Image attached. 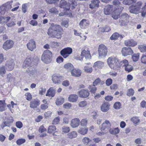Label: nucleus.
Here are the masks:
<instances>
[{
	"instance_id": "obj_24",
	"label": "nucleus",
	"mask_w": 146,
	"mask_h": 146,
	"mask_svg": "<svg viewBox=\"0 0 146 146\" xmlns=\"http://www.w3.org/2000/svg\"><path fill=\"white\" fill-rule=\"evenodd\" d=\"M27 71L30 76L31 77H35L36 73V70L34 68L33 69L32 67L28 68Z\"/></svg>"
},
{
	"instance_id": "obj_5",
	"label": "nucleus",
	"mask_w": 146,
	"mask_h": 146,
	"mask_svg": "<svg viewBox=\"0 0 146 146\" xmlns=\"http://www.w3.org/2000/svg\"><path fill=\"white\" fill-rule=\"evenodd\" d=\"M37 63L35 62L33 58H27L25 60L23 65V67L24 68H26L29 67V68L32 67L34 65L36 66Z\"/></svg>"
},
{
	"instance_id": "obj_19",
	"label": "nucleus",
	"mask_w": 146,
	"mask_h": 146,
	"mask_svg": "<svg viewBox=\"0 0 146 146\" xmlns=\"http://www.w3.org/2000/svg\"><path fill=\"white\" fill-rule=\"evenodd\" d=\"M40 104V101L38 100H32L30 102V107L32 108H36Z\"/></svg>"
},
{
	"instance_id": "obj_21",
	"label": "nucleus",
	"mask_w": 146,
	"mask_h": 146,
	"mask_svg": "<svg viewBox=\"0 0 146 146\" xmlns=\"http://www.w3.org/2000/svg\"><path fill=\"white\" fill-rule=\"evenodd\" d=\"M55 89L53 87H51L48 90L46 94V96L54 97L55 95Z\"/></svg>"
},
{
	"instance_id": "obj_12",
	"label": "nucleus",
	"mask_w": 146,
	"mask_h": 146,
	"mask_svg": "<svg viewBox=\"0 0 146 146\" xmlns=\"http://www.w3.org/2000/svg\"><path fill=\"white\" fill-rule=\"evenodd\" d=\"M110 104L108 102H104L100 106L101 111L103 112H107L109 109Z\"/></svg>"
},
{
	"instance_id": "obj_62",
	"label": "nucleus",
	"mask_w": 146,
	"mask_h": 146,
	"mask_svg": "<svg viewBox=\"0 0 146 146\" xmlns=\"http://www.w3.org/2000/svg\"><path fill=\"white\" fill-rule=\"evenodd\" d=\"M81 125L83 126H84L86 125L87 123V120L86 119H82L81 121Z\"/></svg>"
},
{
	"instance_id": "obj_30",
	"label": "nucleus",
	"mask_w": 146,
	"mask_h": 146,
	"mask_svg": "<svg viewBox=\"0 0 146 146\" xmlns=\"http://www.w3.org/2000/svg\"><path fill=\"white\" fill-rule=\"evenodd\" d=\"M88 88L90 90L91 94H95L97 90V88L94 85H90L88 87Z\"/></svg>"
},
{
	"instance_id": "obj_48",
	"label": "nucleus",
	"mask_w": 146,
	"mask_h": 146,
	"mask_svg": "<svg viewBox=\"0 0 146 146\" xmlns=\"http://www.w3.org/2000/svg\"><path fill=\"white\" fill-rule=\"evenodd\" d=\"M134 94V90L133 89L131 88L128 90L127 95L129 96H133Z\"/></svg>"
},
{
	"instance_id": "obj_41",
	"label": "nucleus",
	"mask_w": 146,
	"mask_h": 146,
	"mask_svg": "<svg viewBox=\"0 0 146 146\" xmlns=\"http://www.w3.org/2000/svg\"><path fill=\"white\" fill-rule=\"evenodd\" d=\"M88 130V129L86 128H80L79 129L78 132L81 134L84 135L87 133Z\"/></svg>"
},
{
	"instance_id": "obj_49",
	"label": "nucleus",
	"mask_w": 146,
	"mask_h": 146,
	"mask_svg": "<svg viewBox=\"0 0 146 146\" xmlns=\"http://www.w3.org/2000/svg\"><path fill=\"white\" fill-rule=\"evenodd\" d=\"M26 140L24 139L21 138L19 139L16 141V143L18 145H21L23 143H25Z\"/></svg>"
},
{
	"instance_id": "obj_40",
	"label": "nucleus",
	"mask_w": 146,
	"mask_h": 146,
	"mask_svg": "<svg viewBox=\"0 0 146 146\" xmlns=\"http://www.w3.org/2000/svg\"><path fill=\"white\" fill-rule=\"evenodd\" d=\"M120 35L117 33H113L110 37V39L111 40H116L119 37Z\"/></svg>"
},
{
	"instance_id": "obj_3",
	"label": "nucleus",
	"mask_w": 146,
	"mask_h": 146,
	"mask_svg": "<svg viewBox=\"0 0 146 146\" xmlns=\"http://www.w3.org/2000/svg\"><path fill=\"white\" fill-rule=\"evenodd\" d=\"M52 56V52L48 50H46L44 51L42 54L41 60L44 63L48 64L51 61Z\"/></svg>"
},
{
	"instance_id": "obj_52",
	"label": "nucleus",
	"mask_w": 146,
	"mask_h": 146,
	"mask_svg": "<svg viewBox=\"0 0 146 146\" xmlns=\"http://www.w3.org/2000/svg\"><path fill=\"white\" fill-rule=\"evenodd\" d=\"M60 120V118L59 117H58L55 118L52 121V124L54 125L58 124Z\"/></svg>"
},
{
	"instance_id": "obj_55",
	"label": "nucleus",
	"mask_w": 146,
	"mask_h": 146,
	"mask_svg": "<svg viewBox=\"0 0 146 146\" xmlns=\"http://www.w3.org/2000/svg\"><path fill=\"white\" fill-rule=\"evenodd\" d=\"M15 125L17 128L20 129L22 127L23 124L21 121H18L16 122Z\"/></svg>"
},
{
	"instance_id": "obj_54",
	"label": "nucleus",
	"mask_w": 146,
	"mask_h": 146,
	"mask_svg": "<svg viewBox=\"0 0 146 146\" xmlns=\"http://www.w3.org/2000/svg\"><path fill=\"white\" fill-rule=\"evenodd\" d=\"M48 104L47 103L42 104L40 106V108L42 110H44L47 109L48 107Z\"/></svg>"
},
{
	"instance_id": "obj_35",
	"label": "nucleus",
	"mask_w": 146,
	"mask_h": 146,
	"mask_svg": "<svg viewBox=\"0 0 146 146\" xmlns=\"http://www.w3.org/2000/svg\"><path fill=\"white\" fill-rule=\"evenodd\" d=\"M67 136L69 138L72 139L76 137L77 134L76 131H73L68 134Z\"/></svg>"
},
{
	"instance_id": "obj_59",
	"label": "nucleus",
	"mask_w": 146,
	"mask_h": 146,
	"mask_svg": "<svg viewBox=\"0 0 146 146\" xmlns=\"http://www.w3.org/2000/svg\"><path fill=\"white\" fill-rule=\"evenodd\" d=\"M46 131V129L44 127L43 125L40 126L38 129V132L41 133H43Z\"/></svg>"
},
{
	"instance_id": "obj_15",
	"label": "nucleus",
	"mask_w": 146,
	"mask_h": 146,
	"mask_svg": "<svg viewBox=\"0 0 146 146\" xmlns=\"http://www.w3.org/2000/svg\"><path fill=\"white\" fill-rule=\"evenodd\" d=\"M142 3L141 1H139L136 3L131 4L129 7V9H141V7Z\"/></svg>"
},
{
	"instance_id": "obj_60",
	"label": "nucleus",
	"mask_w": 146,
	"mask_h": 146,
	"mask_svg": "<svg viewBox=\"0 0 146 146\" xmlns=\"http://www.w3.org/2000/svg\"><path fill=\"white\" fill-rule=\"evenodd\" d=\"M141 61L142 63L146 64V54H143L141 58Z\"/></svg>"
},
{
	"instance_id": "obj_34",
	"label": "nucleus",
	"mask_w": 146,
	"mask_h": 146,
	"mask_svg": "<svg viewBox=\"0 0 146 146\" xmlns=\"http://www.w3.org/2000/svg\"><path fill=\"white\" fill-rule=\"evenodd\" d=\"M129 18V16L126 13H124L122 14L120 17L119 20L121 21L122 20H128Z\"/></svg>"
},
{
	"instance_id": "obj_22",
	"label": "nucleus",
	"mask_w": 146,
	"mask_h": 146,
	"mask_svg": "<svg viewBox=\"0 0 146 146\" xmlns=\"http://www.w3.org/2000/svg\"><path fill=\"white\" fill-rule=\"evenodd\" d=\"M62 76L59 75H54L52 76V80L55 84L58 83L60 82V79L62 78Z\"/></svg>"
},
{
	"instance_id": "obj_45",
	"label": "nucleus",
	"mask_w": 146,
	"mask_h": 146,
	"mask_svg": "<svg viewBox=\"0 0 146 146\" xmlns=\"http://www.w3.org/2000/svg\"><path fill=\"white\" fill-rule=\"evenodd\" d=\"M121 105L119 102H116L113 105V108L116 109H119L121 108Z\"/></svg>"
},
{
	"instance_id": "obj_17",
	"label": "nucleus",
	"mask_w": 146,
	"mask_h": 146,
	"mask_svg": "<svg viewBox=\"0 0 146 146\" xmlns=\"http://www.w3.org/2000/svg\"><path fill=\"white\" fill-rule=\"evenodd\" d=\"M27 46L28 48L31 51H33L36 47L35 42L33 40H30Z\"/></svg>"
},
{
	"instance_id": "obj_25",
	"label": "nucleus",
	"mask_w": 146,
	"mask_h": 146,
	"mask_svg": "<svg viewBox=\"0 0 146 146\" xmlns=\"http://www.w3.org/2000/svg\"><path fill=\"white\" fill-rule=\"evenodd\" d=\"M104 66V63L101 61H98L94 63L93 67L97 69V68H101Z\"/></svg>"
},
{
	"instance_id": "obj_7",
	"label": "nucleus",
	"mask_w": 146,
	"mask_h": 146,
	"mask_svg": "<svg viewBox=\"0 0 146 146\" xmlns=\"http://www.w3.org/2000/svg\"><path fill=\"white\" fill-rule=\"evenodd\" d=\"M99 56L102 57L106 56L107 54V49L106 47L104 44H101L98 48Z\"/></svg>"
},
{
	"instance_id": "obj_10",
	"label": "nucleus",
	"mask_w": 146,
	"mask_h": 146,
	"mask_svg": "<svg viewBox=\"0 0 146 146\" xmlns=\"http://www.w3.org/2000/svg\"><path fill=\"white\" fill-rule=\"evenodd\" d=\"M14 44L13 41L11 40H7L3 45V48L5 50H7L12 48Z\"/></svg>"
},
{
	"instance_id": "obj_27",
	"label": "nucleus",
	"mask_w": 146,
	"mask_h": 146,
	"mask_svg": "<svg viewBox=\"0 0 146 146\" xmlns=\"http://www.w3.org/2000/svg\"><path fill=\"white\" fill-rule=\"evenodd\" d=\"M120 13V12L118 11V10H113L111 14V16L114 19H118Z\"/></svg>"
},
{
	"instance_id": "obj_14",
	"label": "nucleus",
	"mask_w": 146,
	"mask_h": 146,
	"mask_svg": "<svg viewBox=\"0 0 146 146\" xmlns=\"http://www.w3.org/2000/svg\"><path fill=\"white\" fill-rule=\"evenodd\" d=\"M72 75L75 77H78L81 75L82 71L81 70L78 69H74L71 71Z\"/></svg>"
},
{
	"instance_id": "obj_64",
	"label": "nucleus",
	"mask_w": 146,
	"mask_h": 146,
	"mask_svg": "<svg viewBox=\"0 0 146 146\" xmlns=\"http://www.w3.org/2000/svg\"><path fill=\"white\" fill-rule=\"evenodd\" d=\"M29 24L33 26H36L38 25V22L35 20H32L29 22Z\"/></svg>"
},
{
	"instance_id": "obj_4",
	"label": "nucleus",
	"mask_w": 146,
	"mask_h": 146,
	"mask_svg": "<svg viewBox=\"0 0 146 146\" xmlns=\"http://www.w3.org/2000/svg\"><path fill=\"white\" fill-rule=\"evenodd\" d=\"M107 61L108 65L111 68L114 69L115 67L118 66L119 64L118 59L115 57H109Z\"/></svg>"
},
{
	"instance_id": "obj_11",
	"label": "nucleus",
	"mask_w": 146,
	"mask_h": 146,
	"mask_svg": "<svg viewBox=\"0 0 146 146\" xmlns=\"http://www.w3.org/2000/svg\"><path fill=\"white\" fill-rule=\"evenodd\" d=\"M121 52L123 56H126L128 55H130L133 53V51L131 48L124 47L122 48Z\"/></svg>"
},
{
	"instance_id": "obj_23",
	"label": "nucleus",
	"mask_w": 146,
	"mask_h": 146,
	"mask_svg": "<svg viewBox=\"0 0 146 146\" xmlns=\"http://www.w3.org/2000/svg\"><path fill=\"white\" fill-rule=\"evenodd\" d=\"M125 44L127 46H134L137 44V43L133 39L128 40L125 41Z\"/></svg>"
},
{
	"instance_id": "obj_38",
	"label": "nucleus",
	"mask_w": 146,
	"mask_h": 146,
	"mask_svg": "<svg viewBox=\"0 0 146 146\" xmlns=\"http://www.w3.org/2000/svg\"><path fill=\"white\" fill-rule=\"evenodd\" d=\"M64 101V99L62 98H58L55 102L57 105H60L62 104Z\"/></svg>"
},
{
	"instance_id": "obj_43",
	"label": "nucleus",
	"mask_w": 146,
	"mask_h": 146,
	"mask_svg": "<svg viewBox=\"0 0 146 146\" xmlns=\"http://www.w3.org/2000/svg\"><path fill=\"white\" fill-rule=\"evenodd\" d=\"M131 121L134 124H137L138 123L140 122V119L138 117H134L131 119Z\"/></svg>"
},
{
	"instance_id": "obj_29",
	"label": "nucleus",
	"mask_w": 146,
	"mask_h": 146,
	"mask_svg": "<svg viewBox=\"0 0 146 146\" xmlns=\"http://www.w3.org/2000/svg\"><path fill=\"white\" fill-rule=\"evenodd\" d=\"M81 56L85 57L86 59L89 58L90 57V52L88 50H84L81 52Z\"/></svg>"
},
{
	"instance_id": "obj_56",
	"label": "nucleus",
	"mask_w": 146,
	"mask_h": 146,
	"mask_svg": "<svg viewBox=\"0 0 146 146\" xmlns=\"http://www.w3.org/2000/svg\"><path fill=\"white\" fill-rule=\"evenodd\" d=\"M123 21H121L120 20H119V22L120 23V25L121 26H125L127 25L128 21V20H122Z\"/></svg>"
},
{
	"instance_id": "obj_9",
	"label": "nucleus",
	"mask_w": 146,
	"mask_h": 146,
	"mask_svg": "<svg viewBox=\"0 0 146 146\" xmlns=\"http://www.w3.org/2000/svg\"><path fill=\"white\" fill-rule=\"evenodd\" d=\"M15 63L12 59H10L7 61L5 66L7 70L10 71L13 70L14 67Z\"/></svg>"
},
{
	"instance_id": "obj_31",
	"label": "nucleus",
	"mask_w": 146,
	"mask_h": 146,
	"mask_svg": "<svg viewBox=\"0 0 146 146\" xmlns=\"http://www.w3.org/2000/svg\"><path fill=\"white\" fill-rule=\"evenodd\" d=\"M64 68L67 69L68 71H71L74 68L73 65L70 63H68L65 64Z\"/></svg>"
},
{
	"instance_id": "obj_2",
	"label": "nucleus",
	"mask_w": 146,
	"mask_h": 146,
	"mask_svg": "<svg viewBox=\"0 0 146 146\" xmlns=\"http://www.w3.org/2000/svg\"><path fill=\"white\" fill-rule=\"evenodd\" d=\"M77 5V2L75 0H68V2L65 0H61L59 6L63 9H74Z\"/></svg>"
},
{
	"instance_id": "obj_26",
	"label": "nucleus",
	"mask_w": 146,
	"mask_h": 146,
	"mask_svg": "<svg viewBox=\"0 0 146 146\" xmlns=\"http://www.w3.org/2000/svg\"><path fill=\"white\" fill-rule=\"evenodd\" d=\"M111 125L110 121L106 120L102 124L101 129L102 130H104L106 129H108L110 127Z\"/></svg>"
},
{
	"instance_id": "obj_50",
	"label": "nucleus",
	"mask_w": 146,
	"mask_h": 146,
	"mask_svg": "<svg viewBox=\"0 0 146 146\" xmlns=\"http://www.w3.org/2000/svg\"><path fill=\"white\" fill-rule=\"evenodd\" d=\"M31 6V4L30 3L23 4L22 5V9H27L29 8Z\"/></svg>"
},
{
	"instance_id": "obj_6",
	"label": "nucleus",
	"mask_w": 146,
	"mask_h": 146,
	"mask_svg": "<svg viewBox=\"0 0 146 146\" xmlns=\"http://www.w3.org/2000/svg\"><path fill=\"white\" fill-rule=\"evenodd\" d=\"M72 52V49L70 47H67L62 50L60 52V53L64 58H66Z\"/></svg>"
},
{
	"instance_id": "obj_1",
	"label": "nucleus",
	"mask_w": 146,
	"mask_h": 146,
	"mask_svg": "<svg viewBox=\"0 0 146 146\" xmlns=\"http://www.w3.org/2000/svg\"><path fill=\"white\" fill-rule=\"evenodd\" d=\"M62 29L60 26L52 24L48 29L47 33L50 37L59 39L62 37Z\"/></svg>"
},
{
	"instance_id": "obj_44",
	"label": "nucleus",
	"mask_w": 146,
	"mask_h": 146,
	"mask_svg": "<svg viewBox=\"0 0 146 146\" xmlns=\"http://www.w3.org/2000/svg\"><path fill=\"white\" fill-rule=\"evenodd\" d=\"M139 57V54L138 53L135 54H134L132 56V59L133 61L134 62L137 61Z\"/></svg>"
},
{
	"instance_id": "obj_51",
	"label": "nucleus",
	"mask_w": 146,
	"mask_h": 146,
	"mask_svg": "<svg viewBox=\"0 0 146 146\" xmlns=\"http://www.w3.org/2000/svg\"><path fill=\"white\" fill-rule=\"evenodd\" d=\"M125 70L128 72H131L133 69L132 66L130 65H128L125 67Z\"/></svg>"
},
{
	"instance_id": "obj_18",
	"label": "nucleus",
	"mask_w": 146,
	"mask_h": 146,
	"mask_svg": "<svg viewBox=\"0 0 146 146\" xmlns=\"http://www.w3.org/2000/svg\"><path fill=\"white\" fill-rule=\"evenodd\" d=\"M89 25L86 19H82L80 22L79 26L82 29H86Z\"/></svg>"
},
{
	"instance_id": "obj_33",
	"label": "nucleus",
	"mask_w": 146,
	"mask_h": 146,
	"mask_svg": "<svg viewBox=\"0 0 146 146\" xmlns=\"http://www.w3.org/2000/svg\"><path fill=\"white\" fill-rule=\"evenodd\" d=\"M110 133L112 134H116L118 133L119 131V129L117 127L111 128L109 130Z\"/></svg>"
},
{
	"instance_id": "obj_32",
	"label": "nucleus",
	"mask_w": 146,
	"mask_h": 146,
	"mask_svg": "<svg viewBox=\"0 0 146 146\" xmlns=\"http://www.w3.org/2000/svg\"><path fill=\"white\" fill-rule=\"evenodd\" d=\"M7 82H9L12 81H13L15 80L12 74L9 73L7 75Z\"/></svg>"
},
{
	"instance_id": "obj_42",
	"label": "nucleus",
	"mask_w": 146,
	"mask_h": 146,
	"mask_svg": "<svg viewBox=\"0 0 146 146\" xmlns=\"http://www.w3.org/2000/svg\"><path fill=\"white\" fill-rule=\"evenodd\" d=\"M84 70L85 72L88 73H91L92 71V68L90 66H85Z\"/></svg>"
},
{
	"instance_id": "obj_58",
	"label": "nucleus",
	"mask_w": 146,
	"mask_h": 146,
	"mask_svg": "<svg viewBox=\"0 0 146 146\" xmlns=\"http://www.w3.org/2000/svg\"><path fill=\"white\" fill-rule=\"evenodd\" d=\"M120 64L123 66L125 67L128 65V61L126 60H124L121 61L120 62Z\"/></svg>"
},
{
	"instance_id": "obj_16",
	"label": "nucleus",
	"mask_w": 146,
	"mask_h": 146,
	"mask_svg": "<svg viewBox=\"0 0 146 146\" xmlns=\"http://www.w3.org/2000/svg\"><path fill=\"white\" fill-rule=\"evenodd\" d=\"M100 3V1L99 0H92L89 5L90 8L92 9L96 7L98 8L99 6Z\"/></svg>"
},
{
	"instance_id": "obj_46",
	"label": "nucleus",
	"mask_w": 146,
	"mask_h": 146,
	"mask_svg": "<svg viewBox=\"0 0 146 146\" xmlns=\"http://www.w3.org/2000/svg\"><path fill=\"white\" fill-rule=\"evenodd\" d=\"M120 4L121 3L118 0H113V5L117 7V8H115L114 9H119V8L118 7L119 6Z\"/></svg>"
},
{
	"instance_id": "obj_28",
	"label": "nucleus",
	"mask_w": 146,
	"mask_h": 146,
	"mask_svg": "<svg viewBox=\"0 0 146 146\" xmlns=\"http://www.w3.org/2000/svg\"><path fill=\"white\" fill-rule=\"evenodd\" d=\"M78 98V96L75 94H72L69 96L68 98V101L72 102H75Z\"/></svg>"
},
{
	"instance_id": "obj_53",
	"label": "nucleus",
	"mask_w": 146,
	"mask_h": 146,
	"mask_svg": "<svg viewBox=\"0 0 146 146\" xmlns=\"http://www.w3.org/2000/svg\"><path fill=\"white\" fill-rule=\"evenodd\" d=\"M47 3L48 4H55L59 0H45Z\"/></svg>"
},
{
	"instance_id": "obj_63",
	"label": "nucleus",
	"mask_w": 146,
	"mask_h": 146,
	"mask_svg": "<svg viewBox=\"0 0 146 146\" xmlns=\"http://www.w3.org/2000/svg\"><path fill=\"white\" fill-rule=\"evenodd\" d=\"M70 131V129L69 127L64 126L62 127V131L64 133H68Z\"/></svg>"
},
{
	"instance_id": "obj_36",
	"label": "nucleus",
	"mask_w": 146,
	"mask_h": 146,
	"mask_svg": "<svg viewBox=\"0 0 146 146\" xmlns=\"http://www.w3.org/2000/svg\"><path fill=\"white\" fill-rule=\"evenodd\" d=\"M56 128L54 125H50L48 127V133H52V132L56 131Z\"/></svg>"
},
{
	"instance_id": "obj_61",
	"label": "nucleus",
	"mask_w": 146,
	"mask_h": 146,
	"mask_svg": "<svg viewBox=\"0 0 146 146\" xmlns=\"http://www.w3.org/2000/svg\"><path fill=\"white\" fill-rule=\"evenodd\" d=\"M112 82V80L110 78L108 79L106 81V85L109 86L111 85Z\"/></svg>"
},
{
	"instance_id": "obj_39",
	"label": "nucleus",
	"mask_w": 146,
	"mask_h": 146,
	"mask_svg": "<svg viewBox=\"0 0 146 146\" xmlns=\"http://www.w3.org/2000/svg\"><path fill=\"white\" fill-rule=\"evenodd\" d=\"M138 48L141 52H146V44L140 45L138 46Z\"/></svg>"
},
{
	"instance_id": "obj_47",
	"label": "nucleus",
	"mask_w": 146,
	"mask_h": 146,
	"mask_svg": "<svg viewBox=\"0 0 146 146\" xmlns=\"http://www.w3.org/2000/svg\"><path fill=\"white\" fill-rule=\"evenodd\" d=\"M5 106L2 100H0V111H3L5 110Z\"/></svg>"
},
{
	"instance_id": "obj_20",
	"label": "nucleus",
	"mask_w": 146,
	"mask_h": 146,
	"mask_svg": "<svg viewBox=\"0 0 146 146\" xmlns=\"http://www.w3.org/2000/svg\"><path fill=\"white\" fill-rule=\"evenodd\" d=\"M79 122L80 120L78 118L74 119H72L71 121V126L73 128L77 127L79 125Z\"/></svg>"
},
{
	"instance_id": "obj_37",
	"label": "nucleus",
	"mask_w": 146,
	"mask_h": 146,
	"mask_svg": "<svg viewBox=\"0 0 146 146\" xmlns=\"http://www.w3.org/2000/svg\"><path fill=\"white\" fill-rule=\"evenodd\" d=\"M6 70L5 67L3 66L0 67V76H3L5 74Z\"/></svg>"
},
{
	"instance_id": "obj_57",
	"label": "nucleus",
	"mask_w": 146,
	"mask_h": 146,
	"mask_svg": "<svg viewBox=\"0 0 146 146\" xmlns=\"http://www.w3.org/2000/svg\"><path fill=\"white\" fill-rule=\"evenodd\" d=\"M93 118L94 119H95L97 118L99 115L97 113V112L96 111L93 112L91 114Z\"/></svg>"
},
{
	"instance_id": "obj_13",
	"label": "nucleus",
	"mask_w": 146,
	"mask_h": 146,
	"mask_svg": "<svg viewBox=\"0 0 146 146\" xmlns=\"http://www.w3.org/2000/svg\"><path fill=\"white\" fill-rule=\"evenodd\" d=\"M13 2V1L11 0L2 4L0 7V9H11L12 8L11 4Z\"/></svg>"
},
{
	"instance_id": "obj_8",
	"label": "nucleus",
	"mask_w": 146,
	"mask_h": 146,
	"mask_svg": "<svg viewBox=\"0 0 146 146\" xmlns=\"http://www.w3.org/2000/svg\"><path fill=\"white\" fill-rule=\"evenodd\" d=\"M79 96L82 98H86L88 97L90 94V91L87 89H82L77 92Z\"/></svg>"
}]
</instances>
